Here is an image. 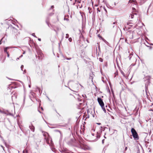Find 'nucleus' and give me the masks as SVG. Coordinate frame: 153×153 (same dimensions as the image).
Masks as SVG:
<instances>
[{"label": "nucleus", "mask_w": 153, "mask_h": 153, "mask_svg": "<svg viewBox=\"0 0 153 153\" xmlns=\"http://www.w3.org/2000/svg\"><path fill=\"white\" fill-rule=\"evenodd\" d=\"M97 48H96V51H97Z\"/></svg>", "instance_id": "a18cd8bd"}, {"label": "nucleus", "mask_w": 153, "mask_h": 153, "mask_svg": "<svg viewBox=\"0 0 153 153\" xmlns=\"http://www.w3.org/2000/svg\"><path fill=\"white\" fill-rule=\"evenodd\" d=\"M53 14H54L53 13H51L49 14V16H52V15H53Z\"/></svg>", "instance_id": "9d476101"}, {"label": "nucleus", "mask_w": 153, "mask_h": 153, "mask_svg": "<svg viewBox=\"0 0 153 153\" xmlns=\"http://www.w3.org/2000/svg\"><path fill=\"white\" fill-rule=\"evenodd\" d=\"M103 9H104V10H105V11L106 12V13H107V10H106V9L105 8V7H103Z\"/></svg>", "instance_id": "2eb2a0df"}, {"label": "nucleus", "mask_w": 153, "mask_h": 153, "mask_svg": "<svg viewBox=\"0 0 153 153\" xmlns=\"http://www.w3.org/2000/svg\"><path fill=\"white\" fill-rule=\"evenodd\" d=\"M150 45H153V44H151Z\"/></svg>", "instance_id": "4c0bfd02"}, {"label": "nucleus", "mask_w": 153, "mask_h": 153, "mask_svg": "<svg viewBox=\"0 0 153 153\" xmlns=\"http://www.w3.org/2000/svg\"><path fill=\"white\" fill-rule=\"evenodd\" d=\"M41 109H42V110H43V108L42 107L41 108Z\"/></svg>", "instance_id": "58836bf2"}, {"label": "nucleus", "mask_w": 153, "mask_h": 153, "mask_svg": "<svg viewBox=\"0 0 153 153\" xmlns=\"http://www.w3.org/2000/svg\"><path fill=\"white\" fill-rule=\"evenodd\" d=\"M39 56L38 57L39 58V59L40 58V56L41 57H42V53H40L39 55H38Z\"/></svg>", "instance_id": "0eeeda50"}, {"label": "nucleus", "mask_w": 153, "mask_h": 153, "mask_svg": "<svg viewBox=\"0 0 153 153\" xmlns=\"http://www.w3.org/2000/svg\"><path fill=\"white\" fill-rule=\"evenodd\" d=\"M57 131H59V132H60V131H59V130H57Z\"/></svg>", "instance_id": "e433bc0d"}, {"label": "nucleus", "mask_w": 153, "mask_h": 153, "mask_svg": "<svg viewBox=\"0 0 153 153\" xmlns=\"http://www.w3.org/2000/svg\"><path fill=\"white\" fill-rule=\"evenodd\" d=\"M25 53V52L24 51V52L23 53V54H24Z\"/></svg>", "instance_id": "2f4dec72"}, {"label": "nucleus", "mask_w": 153, "mask_h": 153, "mask_svg": "<svg viewBox=\"0 0 153 153\" xmlns=\"http://www.w3.org/2000/svg\"><path fill=\"white\" fill-rule=\"evenodd\" d=\"M97 124L98 125H100L101 124V123H97Z\"/></svg>", "instance_id": "412c9836"}, {"label": "nucleus", "mask_w": 153, "mask_h": 153, "mask_svg": "<svg viewBox=\"0 0 153 153\" xmlns=\"http://www.w3.org/2000/svg\"><path fill=\"white\" fill-rule=\"evenodd\" d=\"M24 73H25L26 72V71L25 70L24 71Z\"/></svg>", "instance_id": "c756f323"}, {"label": "nucleus", "mask_w": 153, "mask_h": 153, "mask_svg": "<svg viewBox=\"0 0 153 153\" xmlns=\"http://www.w3.org/2000/svg\"><path fill=\"white\" fill-rule=\"evenodd\" d=\"M19 59V58H17V59Z\"/></svg>", "instance_id": "f704fd0d"}, {"label": "nucleus", "mask_w": 153, "mask_h": 153, "mask_svg": "<svg viewBox=\"0 0 153 153\" xmlns=\"http://www.w3.org/2000/svg\"><path fill=\"white\" fill-rule=\"evenodd\" d=\"M122 74L124 76H125V74H124L123 72H122Z\"/></svg>", "instance_id": "a211bd4d"}, {"label": "nucleus", "mask_w": 153, "mask_h": 153, "mask_svg": "<svg viewBox=\"0 0 153 153\" xmlns=\"http://www.w3.org/2000/svg\"><path fill=\"white\" fill-rule=\"evenodd\" d=\"M97 10L98 11H99L100 12V10H99V8H97Z\"/></svg>", "instance_id": "aec40b11"}, {"label": "nucleus", "mask_w": 153, "mask_h": 153, "mask_svg": "<svg viewBox=\"0 0 153 153\" xmlns=\"http://www.w3.org/2000/svg\"><path fill=\"white\" fill-rule=\"evenodd\" d=\"M131 59V57H129V59Z\"/></svg>", "instance_id": "ea45409f"}, {"label": "nucleus", "mask_w": 153, "mask_h": 153, "mask_svg": "<svg viewBox=\"0 0 153 153\" xmlns=\"http://www.w3.org/2000/svg\"><path fill=\"white\" fill-rule=\"evenodd\" d=\"M62 56L64 58V56Z\"/></svg>", "instance_id": "a19ab883"}, {"label": "nucleus", "mask_w": 153, "mask_h": 153, "mask_svg": "<svg viewBox=\"0 0 153 153\" xmlns=\"http://www.w3.org/2000/svg\"><path fill=\"white\" fill-rule=\"evenodd\" d=\"M48 140L47 142H48Z\"/></svg>", "instance_id": "de8ad7c7"}, {"label": "nucleus", "mask_w": 153, "mask_h": 153, "mask_svg": "<svg viewBox=\"0 0 153 153\" xmlns=\"http://www.w3.org/2000/svg\"><path fill=\"white\" fill-rule=\"evenodd\" d=\"M66 59L67 60H70L71 59V58H66Z\"/></svg>", "instance_id": "ddd939ff"}, {"label": "nucleus", "mask_w": 153, "mask_h": 153, "mask_svg": "<svg viewBox=\"0 0 153 153\" xmlns=\"http://www.w3.org/2000/svg\"><path fill=\"white\" fill-rule=\"evenodd\" d=\"M98 48L99 49V51H100V46H99Z\"/></svg>", "instance_id": "c85d7f7f"}, {"label": "nucleus", "mask_w": 153, "mask_h": 153, "mask_svg": "<svg viewBox=\"0 0 153 153\" xmlns=\"http://www.w3.org/2000/svg\"><path fill=\"white\" fill-rule=\"evenodd\" d=\"M38 40L39 41H41V39H40V38H39V39H38Z\"/></svg>", "instance_id": "5701e85b"}, {"label": "nucleus", "mask_w": 153, "mask_h": 153, "mask_svg": "<svg viewBox=\"0 0 153 153\" xmlns=\"http://www.w3.org/2000/svg\"><path fill=\"white\" fill-rule=\"evenodd\" d=\"M104 140H102V143H104Z\"/></svg>", "instance_id": "393cba45"}, {"label": "nucleus", "mask_w": 153, "mask_h": 153, "mask_svg": "<svg viewBox=\"0 0 153 153\" xmlns=\"http://www.w3.org/2000/svg\"><path fill=\"white\" fill-rule=\"evenodd\" d=\"M137 153H140V151H139V150H138Z\"/></svg>", "instance_id": "bb28decb"}, {"label": "nucleus", "mask_w": 153, "mask_h": 153, "mask_svg": "<svg viewBox=\"0 0 153 153\" xmlns=\"http://www.w3.org/2000/svg\"><path fill=\"white\" fill-rule=\"evenodd\" d=\"M97 101L98 102L100 105L103 111L105 112H106V110L104 107V104L102 101V100L99 97H98L97 98Z\"/></svg>", "instance_id": "f257e3e1"}, {"label": "nucleus", "mask_w": 153, "mask_h": 153, "mask_svg": "<svg viewBox=\"0 0 153 153\" xmlns=\"http://www.w3.org/2000/svg\"><path fill=\"white\" fill-rule=\"evenodd\" d=\"M2 39L0 41V45L1 44V40H2Z\"/></svg>", "instance_id": "cd10ccee"}, {"label": "nucleus", "mask_w": 153, "mask_h": 153, "mask_svg": "<svg viewBox=\"0 0 153 153\" xmlns=\"http://www.w3.org/2000/svg\"><path fill=\"white\" fill-rule=\"evenodd\" d=\"M48 140L47 142H48Z\"/></svg>", "instance_id": "49530a36"}, {"label": "nucleus", "mask_w": 153, "mask_h": 153, "mask_svg": "<svg viewBox=\"0 0 153 153\" xmlns=\"http://www.w3.org/2000/svg\"><path fill=\"white\" fill-rule=\"evenodd\" d=\"M29 128L33 132H34V127L33 126H29Z\"/></svg>", "instance_id": "39448f33"}, {"label": "nucleus", "mask_w": 153, "mask_h": 153, "mask_svg": "<svg viewBox=\"0 0 153 153\" xmlns=\"http://www.w3.org/2000/svg\"><path fill=\"white\" fill-rule=\"evenodd\" d=\"M62 56L64 58V56Z\"/></svg>", "instance_id": "79ce46f5"}, {"label": "nucleus", "mask_w": 153, "mask_h": 153, "mask_svg": "<svg viewBox=\"0 0 153 153\" xmlns=\"http://www.w3.org/2000/svg\"><path fill=\"white\" fill-rule=\"evenodd\" d=\"M92 135H93V136H94V134H92Z\"/></svg>", "instance_id": "c9c22d12"}, {"label": "nucleus", "mask_w": 153, "mask_h": 153, "mask_svg": "<svg viewBox=\"0 0 153 153\" xmlns=\"http://www.w3.org/2000/svg\"><path fill=\"white\" fill-rule=\"evenodd\" d=\"M135 10V9L134 7L132 8V10L134 11Z\"/></svg>", "instance_id": "6ab92c4d"}, {"label": "nucleus", "mask_w": 153, "mask_h": 153, "mask_svg": "<svg viewBox=\"0 0 153 153\" xmlns=\"http://www.w3.org/2000/svg\"><path fill=\"white\" fill-rule=\"evenodd\" d=\"M100 61H101V62H102V60L100 58Z\"/></svg>", "instance_id": "b1692460"}, {"label": "nucleus", "mask_w": 153, "mask_h": 153, "mask_svg": "<svg viewBox=\"0 0 153 153\" xmlns=\"http://www.w3.org/2000/svg\"><path fill=\"white\" fill-rule=\"evenodd\" d=\"M81 148L82 149H84V150L85 149H86L85 148V147H82V146H81Z\"/></svg>", "instance_id": "f8f14e48"}, {"label": "nucleus", "mask_w": 153, "mask_h": 153, "mask_svg": "<svg viewBox=\"0 0 153 153\" xmlns=\"http://www.w3.org/2000/svg\"><path fill=\"white\" fill-rule=\"evenodd\" d=\"M7 56H8V57H9V53H7Z\"/></svg>", "instance_id": "a878e982"}, {"label": "nucleus", "mask_w": 153, "mask_h": 153, "mask_svg": "<svg viewBox=\"0 0 153 153\" xmlns=\"http://www.w3.org/2000/svg\"><path fill=\"white\" fill-rule=\"evenodd\" d=\"M62 56L64 58V56Z\"/></svg>", "instance_id": "37998d69"}, {"label": "nucleus", "mask_w": 153, "mask_h": 153, "mask_svg": "<svg viewBox=\"0 0 153 153\" xmlns=\"http://www.w3.org/2000/svg\"><path fill=\"white\" fill-rule=\"evenodd\" d=\"M68 40L69 42H71L72 41V39L71 38H69Z\"/></svg>", "instance_id": "1a4fd4ad"}, {"label": "nucleus", "mask_w": 153, "mask_h": 153, "mask_svg": "<svg viewBox=\"0 0 153 153\" xmlns=\"http://www.w3.org/2000/svg\"><path fill=\"white\" fill-rule=\"evenodd\" d=\"M22 55H21L20 57H22Z\"/></svg>", "instance_id": "473e14b6"}, {"label": "nucleus", "mask_w": 153, "mask_h": 153, "mask_svg": "<svg viewBox=\"0 0 153 153\" xmlns=\"http://www.w3.org/2000/svg\"><path fill=\"white\" fill-rule=\"evenodd\" d=\"M133 24L131 22H128L126 25V27H127L128 29L131 28V27L133 26Z\"/></svg>", "instance_id": "7ed1b4c3"}, {"label": "nucleus", "mask_w": 153, "mask_h": 153, "mask_svg": "<svg viewBox=\"0 0 153 153\" xmlns=\"http://www.w3.org/2000/svg\"><path fill=\"white\" fill-rule=\"evenodd\" d=\"M2 111L0 110V112L2 113Z\"/></svg>", "instance_id": "72a5a7b5"}, {"label": "nucleus", "mask_w": 153, "mask_h": 153, "mask_svg": "<svg viewBox=\"0 0 153 153\" xmlns=\"http://www.w3.org/2000/svg\"><path fill=\"white\" fill-rule=\"evenodd\" d=\"M32 36H34L35 37H37L35 35V33H33L32 34Z\"/></svg>", "instance_id": "4468645a"}, {"label": "nucleus", "mask_w": 153, "mask_h": 153, "mask_svg": "<svg viewBox=\"0 0 153 153\" xmlns=\"http://www.w3.org/2000/svg\"><path fill=\"white\" fill-rule=\"evenodd\" d=\"M51 8H54V6H51Z\"/></svg>", "instance_id": "4be33fe9"}, {"label": "nucleus", "mask_w": 153, "mask_h": 153, "mask_svg": "<svg viewBox=\"0 0 153 153\" xmlns=\"http://www.w3.org/2000/svg\"><path fill=\"white\" fill-rule=\"evenodd\" d=\"M62 56L64 58V56Z\"/></svg>", "instance_id": "c03bdc74"}, {"label": "nucleus", "mask_w": 153, "mask_h": 153, "mask_svg": "<svg viewBox=\"0 0 153 153\" xmlns=\"http://www.w3.org/2000/svg\"><path fill=\"white\" fill-rule=\"evenodd\" d=\"M131 132L134 139L135 140H138L139 137L138 135L134 129L133 128H131Z\"/></svg>", "instance_id": "f03ea898"}, {"label": "nucleus", "mask_w": 153, "mask_h": 153, "mask_svg": "<svg viewBox=\"0 0 153 153\" xmlns=\"http://www.w3.org/2000/svg\"><path fill=\"white\" fill-rule=\"evenodd\" d=\"M137 16V14L136 13H132L130 14L129 17H131V19L133 18L134 17H136Z\"/></svg>", "instance_id": "20e7f679"}, {"label": "nucleus", "mask_w": 153, "mask_h": 153, "mask_svg": "<svg viewBox=\"0 0 153 153\" xmlns=\"http://www.w3.org/2000/svg\"><path fill=\"white\" fill-rule=\"evenodd\" d=\"M10 48V47H8L5 48H4V52H6L7 53H8V52H7V50Z\"/></svg>", "instance_id": "423d86ee"}, {"label": "nucleus", "mask_w": 153, "mask_h": 153, "mask_svg": "<svg viewBox=\"0 0 153 153\" xmlns=\"http://www.w3.org/2000/svg\"><path fill=\"white\" fill-rule=\"evenodd\" d=\"M100 137V135L99 134L97 135V137L99 138Z\"/></svg>", "instance_id": "f3484780"}, {"label": "nucleus", "mask_w": 153, "mask_h": 153, "mask_svg": "<svg viewBox=\"0 0 153 153\" xmlns=\"http://www.w3.org/2000/svg\"><path fill=\"white\" fill-rule=\"evenodd\" d=\"M47 22V24L49 26V25H48V22Z\"/></svg>", "instance_id": "7c9ffc66"}, {"label": "nucleus", "mask_w": 153, "mask_h": 153, "mask_svg": "<svg viewBox=\"0 0 153 153\" xmlns=\"http://www.w3.org/2000/svg\"><path fill=\"white\" fill-rule=\"evenodd\" d=\"M127 149V147H126L125 148V150L126 151Z\"/></svg>", "instance_id": "dca6fc26"}, {"label": "nucleus", "mask_w": 153, "mask_h": 153, "mask_svg": "<svg viewBox=\"0 0 153 153\" xmlns=\"http://www.w3.org/2000/svg\"><path fill=\"white\" fill-rule=\"evenodd\" d=\"M23 67H24V66H23V65H22L21 66V70H23L22 69H23Z\"/></svg>", "instance_id": "9b49d317"}, {"label": "nucleus", "mask_w": 153, "mask_h": 153, "mask_svg": "<svg viewBox=\"0 0 153 153\" xmlns=\"http://www.w3.org/2000/svg\"><path fill=\"white\" fill-rule=\"evenodd\" d=\"M69 37V35L68 34H66V38L67 39Z\"/></svg>", "instance_id": "6e6552de"}]
</instances>
